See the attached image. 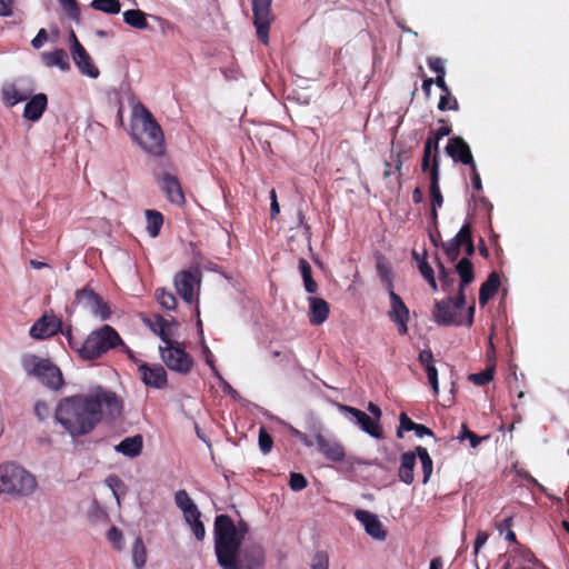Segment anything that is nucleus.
Wrapping results in <instances>:
<instances>
[{
	"label": "nucleus",
	"instance_id": "nucleus-53",
	"mask_svg": "<svg viewBox=\"0 0 569 569\" xmlns=\"http://www.w3.org/2000/svg\"><path fill=\"white\" fill-rule=\"evenodd\" d=\"M428 67L431 71L436 72L437 76L445 77L446 76V68H445V60L439 57H429L428 60Z\"/></svg>",
	"mask_w": 569,
	"mask_h": 569
},
{
	"label": "nucleus",
	"instance_id": "nucleus-2",
	"mask_svg": "<svg viewBox=\"0 0 569 569\" xmlns=\"http://www.w3.org/2000/svg\"><path fill=\"white\" fill-rule=\"evenodd\" d=\"M214 553L222 569H262L264 550L252 543L242 546V536L228 515H218L213 525Z\"/></svg>",
	"mask_w": 569,
	"mask_h": 569
},
{
	"label": "nucleus",
	"instance_id": "nucleus-30",
	"mask_svg": "<svg viewBox=\"0 0 569 569\" xmlns=\"http://www.w3.org/2000/svg\"><path fill=\"white\" fill-rule=\"evenodd\" d=\"M376 269L379 278L388 291L393 290L392 270L388 259L380 252L375 254Z\"/></svg>",
	"mask_w": 569,
	"mask_h": 569
},
{
	"label": "nucleus",
	"instance_id": "nucleus-27",
	"mask_svg": "<svg viewBox=\"0 0 569 569\" xmlns=\"http://www.w3.org/2000/svg\"><path fill=\"white\" fill-rule=\"evenodd\" d=\"M500 287V277L497 272H491L479 290V303L485 306L498 292Z\"/></svg>",
	"mask_w": 569,
	"mask_h": 569
},
{
	"label": "nucleus",
	"instance_id": "nucleus-44",
	"mask_svg": "<svg viewBox=\"0 0 569 569\" xmlns=\"http://www.w3.org/2000/svg\"><path fill=\"white\" fill-rule=\"evenodd\" d=\"M60 2H61L63 10L67 13V16L71 20L79 23L80 22V8H79L77 0H60Z\"/></svg>",
	"mask_w": 569,
	"mask_h": 569
},
{
	"label": "nucleus",
	"instance_id": "nucleus-5",
	"mask_svg": "<svg viewBox=\"0 0 569 569\" xmlns=\"http://www.w3.org/2000/svg\"><path fill=\"white\" fill-rule=\"evenodd\" d=\"M466 306L465 292H458L456 298L448 297L440 301H436L432 311V319L439 326H462L468 327L473 323L475 306L468 308V315L465 319L462 310Z\"/></svg>",
	"mask_w": 569,
	"mask_h": 569
},
{
	"label": "nucleus",
	"instance_id": "nucleus-21",
	"mask_svg": "<svg viewBox=\"0 0 569 569\" xmlns=\"http://www.w3.org/2000/svg\"><path fill=\"white\" fill-rule=\"evenodd\" d=\"M71 56L76 66L82 74L93 79L99 77V69L94 66L90 54L87 52V50L81 43H77L76 50L71 51Z\"/></svg>",
	"mask_w": 569,
	"mask_h": 569
},
{
	"label": "nucleus",
	"instance_id": "nucleus-12",
	"mask_svg": "<svg viewBox=\"0 0 569 569\" xmlns=\"http://www.w3.org/2000/svg\"><path fill=\"white\" fill-rule=\"evenodd\" d=\"M76 299L79 303L88 308L94 316L99 317L101 320H107L110 318L111 311L109 306L92 289L83 288L81 290H78L76 293Z\"/></svg>",
	"mask_w": 569,
	"mask_h": 569
},
{
	"label": "nucleus",
	"instance_id": "nucleus-63",
	"mask_svg": "<svg viewBox=\"0 0 569 569\" xmlns=\"http://www.w3.org/2000/svg\"><path fill=\"white\" fill-rule=\"evenodd\" d=\"M439 122L443 123V126L433 130V132L441 140L443 137H447L452 132V128L445 119H440Z\"/></svg>",
	"mask_w": 569,
	"mask_h": 569
},
{
	"label": "nucleus",
	"instance_id": "nucleus-58",
	"mask_svg": "<svg viewBox=\"0 0 569 569\" xmlns=\"http://www.w3.org/2000/svg\"><path fill=\"white\" fill-rule=\"evenodd\" d=\"M469 167L471 170L470 177H471L472 187L476 191L480 192V191H482V182H481V178L478 172V169H477V164L473 163Z\"/></svg>",
	"mask_w": 569,
	"mask_h": 569
},
{
	"label": "nucleus",
	"instance_id": "nucleus-10",
	"mask_svg": "<svg viewBox=\"0 0 569 569\" xmlns=\"http://www.w3.org/2000/svg\"><path fill=\"white\" fill-rule=\"evenodd\" d=\"M388 293L390 299L388 317L390 321L397 326L398 333L405 336L408 333V322L410 319L409 308L395 290L388 291Z\"/></svg>",
	"mask_w": 569,
	"mask_h": 569
},
{
	"label": "nucleus",
	"instance_id": "nucleus-59",
	"mask_svg": "<svg viewBox=\"0 0 569 569\" xmlns=\"http://www.w3.org/2000/svg\"><path fill=\"white\" fill-rule=\"evenodd\" d=\"M418 360L425 368H427L429 366H435L433 355L430 349H425V350L420 351V353L418 356Z\"/></svg>",
	"mask_w": 569,
	"mask_h": 569
},
{
	"label": "nucleus",
	"instance_id": "nucleus-16",
	"mask_svg": "<svg viewBox=\"0 0 569 569\" xmlns=\"http://www.w3.org/2000/svg\"><path fill=\"white\" fill-rule=\"evenodd\" d=\"M445 150L455 162L466 166L476 163L471 149L462 137L456 136L450 138Z\"/></svg>",
	"mask_w": 569,
	"mask_h": 569
},
{
	"label": "nucleus",
	"instance_id": "nucleus-45",
	"mask_svg": "<svg viewBox=\"0 0 569 569\" xmlns=\"http://www.w3.org/2000/svg\"><path fill=\"white\" fill-rule=\"evenodd\" d=\"M107 538L116 550L123 549V535L117 527L113 526L108 530Z\"/></svg>",
	"mask_w": 569,
	"mask_h": 569
},
{
	"label": "nucleus",
	"instance_id": "nucleus-61",
	"mask_svg": "<svg viewBox=\"0 0 569 569\" xmlns=\"http://www.w3.org/2000/svg\"><path fill=\"white\" fill-rule=\"evenodd\" d=\"M48 40V33L46 29H40L37 36L32 39L31 44L34 49H40Z\"/></svg>",
	"mask_w": 569,
	"mask_h": 569
},
{
	"label": "nucleus",
	"instance_id": "nucleus-26",
	"mask_svg": "<svg viewBox=\"0 0 569 569\" xmlns=\"http://www.w3.org/2000/svg\"><path fill=\"white\" fill-rule=\"evenodd\" d=\"M143 448V438L141 435L124 438L119 445L116 446V450L126 457L134 458L138 457Z\"/></svg>",
	"mask_w": 569,
	"mask_h": 569
},
{
	"label": "nucleus",
	"instance_id": "nucleus-60",
	"mask_svg": "<svg viewBox=\"0 0 569 569\" xmlns=\"http://www.w3.org/2000/svg\"><path fill=\"white\" fill-rule=\"evenodd\" d=\"M439 141L440 139L435 134L433 130L430 131L428 138L425 141V149L436 151V153L439 152Z\"/></svg>",
	"mask_w": 569,
	"mask_h": 569
},
{
	"label": "nucleus",
	"instance_id": "nucleus-34",
	"mask_svg": "<svg viewBox=\"0 0 569 569\" xmlns=\"http://www.w3.org/2000/svg\"><path fill=\"white\" fill-rule=\"evenodd\" d=\"M299 270L303 279L306 291L308 293H316L318 291V284L312 278V269L310 263L303 258L299 260Z\"/></svg>",
	"mask_w": 569,
	"mask_h": 569
},
{
	"label": "nucleus",
	"instance_id": "nucleus-48",
	"mask_svg": "<svg viewBox=\"0 0 569 569\" xmlns=\"http://www.w3.org/2000/svg\"><path fill=\"white\" fill-rule=\"evenodd\" d=\"M200 517L201 516H194V518H189V520H186V522L190 525L194 537L199 541L203 540L206 536V529Z\"/></svg>",
	"mask_w": 569,
	"mask_h": 569
},
{
	"label": "nucleus",
	"instance_id": "nucleus-9",
	"mask_svg": "<svg viewBox=\"0 0 569 569\" xmlns=\"http://www.w3.org/2000/svg\"><path fill=\"white\" fill-rule=\"evenodd\" d=\"M271 3L272 0H252L253 24L257 37L263 44L269 41L270 24L273 20Z\"/></svg>",
	"mask_w": 569,
	"mask_h": 569
},
{
	"label": "nucleus",
	"instance_id": "nucleus-22",
	"mask_svg": "<svg viewBox=\"0 0 569 569\" xmlns=\"http://www.w3.org/2000/svg\"><path fill=\"white\" fill-rule=\"evenodd\" d=\"M309 321L313 326L322 325L329 317L330 307L329 303L317 297H310L309 299Z\"/></svg>",
	"mask_w": 569,
	"mask_h": 569
},
{
	"label": "nucleus",
	"instance_id": "nucleus-39",
	"mask_svg": "<svg viewBox=\"0 0 569 569\" xmlns=\"http://www.w3.org/2000/svg\"><path fill=\"white\" fill-rule=\"evenodd\" d=\"M154 297L162 308L167 310H174L177 308V298L172 292L158 288L154 291Z\"/></svg>",
	"mask_w": 569,
	"mask_h": 569
},
{
	"label": "nucleus",
	"instance_id": "nucleus-32",
	"mask_svg": "<svg viewBox=\"0 0 569 569\" xmlns=\"http://www.w3.org/2000/svg\"><path fill=\"white\" fill-rule=\"evenodd\" d=\"M440 173H439V164L435 160V164L431 168V177H430V198H431V207L440 208L443 203V197L439 186Z\"/></svg>",
	"mask_w": 569,
	"mask_h": 569
},
{
	"label": "nucleus",
	"instance_id": "nucleus-28",
	"mask_svg": "<svg viewBox=\"0 0 569 569\" xmlns=\"http://www.w3.org/2000/svg\"><path fill=\"white\" fill-rule=\"evenodd\" d=\"M41 59L49 67H58L62 71L70 70L69 57L64 49H56L52 52H42Z\"/></svg>",
	"mask_w": 569,
	"mask_h": 569
},
{
	"label": "nucleus",
	"instance_id": "nucleus-55",
	"mask_svg": "<svg viewBox=\"0 0 569 569\" xmlns=\"http://www.w3.org/2000/svg\"><path fill=\"white\" fill-rule=\"evenodd\" d=\"M59 332H61L67 338L69 347L78 355V350L79 347H81V342L77 341L73 338L72 327L68 326L63 328V326L61 325V330H59Z\"/></svg>",
	"mask_w": 569,
	"mask_h": 569
},
{
	"label": "nucleus",
	"instance_id": "nucleus-14",
	"mask_svg": "<svg viewBox=\"0 0 569 569\" xmlns=\"http://www.w3.org/2000/svg\"><path fill=\"white\" fill-rule=\"evenodd\" d=\"M339 409L341 412L349 413L355 419L356 423L361 428V430L371 437L377 439L383 438V431L380 423L368 416L366 412L347 405H339Z\"/></svg>",
	"mask_w": 569,
	"mask_h": 569
},
{
	"label": "nucleus",
	"instance_id": "nucleus-25",
	"mask_svg": "<svg viewBox=\"0 0 569 569\" xmlns=\"http://www.w3.org/2000/svg\"><path fill=\"white\" fill-rule=\"evenodd\" d=\"M174 502L177 507L182 511L184 520H189V518H194V516H201L200 510L197 505L190 498L189 493L186 490H178L174 495Z\"/></svg>",
	"mask_w": 569,
	"mask_h": 569
},
{
	"label": "nucleus",
	"instance_id": "nucleus-4",
	"mask_svg": "<svg viewBox=\"0 0 569 569\" xmlns=\"http://www.w3.org/2000/svg\"><path fill=\"white\" fill-rule=\"evenodd\" d=\"M123 345V340L114 328L103 325L101 328L91 331L81 342L78 356L82 360H97L106 355L109 350Z\"/></svg>",
	"mask_w": 569,
	"mask_h": 569
},
{
	"label": "nucleus",
	"instance_id": "nucleus-56",
	"mask_svg": "<svg viewBox=\"0 0 569 569\" xmlns=\"http://www.w3.org/2000/svg\"><path fill=\"white\" fill-rule=\"evenodd\" d=\"M419 271H420L421 276L428 281L430 287L433 290H437V281L435 278V272H433L432 267L429 263L419 266Z\"/></svg>",
	"mask_w": 569,
	"mask_h": 569
},
{
	"label": "nucleus",
	"instance_id": "nucleus-3",
	"mask_svg": "<svg viewBox=\"0 0 569 569\" xmlns=\"http://www.w3.org/2000/svg\"><path fill=\"white\" fill-rule=\"evenodd\" d=\"M37 486L36 477L23 467L14 462L0 465V495L23 498L32 495Z\"/></svg>",
	"mask_w": 569,
	"mask_h": 569
},
{
	"label": "nucleus",
	"instance_id": "nucleus-31",
	"mask_svg": "<svg viewBox=\"0 0 569 569\" xmlns=\"http://www.w3.org/2000/svg\"><path fill=\"white\" fill-rule=\"evenodd\" d=\"M456 271L460 277L458 292H465V288L469 286L475 279L472 262L468 258L460 259L456 266Z\"/></svg>",
	"mask_w": 569,
	"mask_h": 569
},
{
	"label": "nucleus",
	"instance_id": "nucleus-57",
	"mask_svg": "<svg viewBox=\"0 0 569 569\" xmlns=\"http://www.w3.org/2000/svg\"><path fill=\"white\" fill-rule=\"evenodd\" d=\"M289 431L292 437L298 439L306 447H312L316 443V440L313 441L305 432L300 431L295 427H290Z\"/></svg>",
	"mask_w": 569,
	"mask_h": 569
},
{
	"label": "nucleus",
	"instance_id": "nucleus-43",
	"mask_svg": "<svg viewBox=\"0 0 569 569\" xmlns=\"http://www.w3.org/2000/svg\"><path fill=\"white\" fill-rule=\"evenodd\" d=\"M438 109L440 111H458L459 110V102L455 96L451 94V92L442 93L439 98L438 102Z\"/></svg>",
	"mask_w": 569,
	"mask_h": 569
},
{
	"label": "nucleus",
	"instance_id": "nucleus-13",
	"mask_svg": "<svg viewBox=\"0 0 569 569\" xmlns=\"http://www.w3.org/2000/svg\"><path fill=\"white\" fill-rule=\"evenodd\" d=\"M313 435L318 450L327 460L332 462H341L345 460L346 450L341 442L336 439L325 437L320 427L313 430Z\"/></svg>",
	"mask_w": 569,
	"mask_h": 569
},
{
	"label": "nucleus",
	"instance_id": "nucleus-36",
	"mask_svg": "<svg viewBox=\"0 0 569 569\" xmlns=\"http://www.w3.org/2000/svg\"><path fill=\"white\" fill-rule=\"evenodd\" d=\"M416 453L420 459L421 468L423 472L422 483H427L432 475L433 463L432 459L428 453V450L425 447L418 446L416 448Z\"/></svg>",
	"mask_w": 569,
	"mask_h": 569
},
{
	"label": "nucleus",
	"instance_id": "nucleus-50",
	"mask_svg": "<svg viewBox=\"0 0 569 569\" xmlns=\"http://www.w3.org/2000/svg\"><path fill=\"white\" fill-rule=\"evenodd\" d=\"M438 268H439V279L442 282L443 290H448L450 287H452L455 279L452 278V273L449 269H447L443 263L438 260Z\"/></svg>",
	"mask_w": 569,
	"mask_h": 569
},
{
	"label": "nucleus",
	"instance_id": "nucleus-15",
	"mask_svg": "<svg viewBox=\"0 0 569 569\" xmlns=\"http://www.w3.org/2000/svg\"><path fill=\"white\" fill-rule=\"evenodd\" d=\"M61 330V319L52 313L42 315L30 328V336L37 340L48 339Z\"/></svg>",
	"mask_w": 569,
	"mask_h": 569
},
{
	"label": "nucleus",
	"instance_id": "nucleus-20",
	"mask_svg": "<svg viewBox=\"0 0 569 569\" xmlns=\"http://www.w3.org/2000/svg\"><path fill=\"white\" fill-rule=\"evenodd\" d=\"M161 190L164 192L167 199L174 204L183 206L186 198L178 178L171 173H163L160 179Z\"/></svg>",
	"mask_w": 569,
	"mask_h": 569
},
{
	"label": "nucleus",
	"instance_id": "nucleus-52",
	"mask_svg": "<svg viewBox=\"0 0 569 569\" xmlns=\"http://www.w3.org/2000/svg\"><path fill=\"white\" fill-rule=\"evenodd\" d=\"M289 486L293 491H301L308 486V481L302 473L291 472Z\"/></svg>",
	"mask_w": 569,
	"mask_h": 569
},
{
	"label": "nucleus",
	"instance_id": "nucleus-1",
	"mask_svg": "<svg viewBox=\"0 0 569 569\" xmlns=\"http://www.w3.org/2000/svg\"><path fill=\"white\" fill-rule=\"evenodd\" d=\"M110 416L120 415L122 400L103 387L92 392L61 398L54 409L53 419L73 439L91 433L103 419V410Z\"/></svg>",
	"mask_w": 569,
	"mask_h": 569
},
{
	"label": "nucleus",
	"instance_id": "nucleus-46",
	"mask_svg": "<svg viewBox=\"0 0 569 569\" xmlns=\"http://www.w3.org/2000/svg\"><path fill=\"white\" fill-rule=\"evenodd\" d=\"M258 442H259L260 450L264 455L269 453L271 451L273 440L264 427H260V429H259Z\"/></svg>",
	"mask_w": 569,
	"mask_h": 569
},
{
	"label": "nucleus",
	"instance_id": "nucleus-24",
	"mask_svg": "<svg viewBox=\"0 0 569 569\" xmlns=\"http://www.w3.org/2000/svg\"><path fill=\"white\" fill-rule=\"evenodd\" d=\"M148 325L150 329L160 337V339L164 342L166 346L174 342V340L171 339V327L176 325L174 319L168 320L162 316L158 315L154 317V320L152 322L149 321Z\"/></svg>",
	"mask_w": 569,
	"mask_h": 569
},
{
	"label": "nucleus",
	"instance_id": "nucleus-37",
	"mask_svg": "<svg viewBox=\"0 0 569 569\" xmlns=\"http://www.w3.org/2000/svg\"><path fill=\"white\" fill-rule=\"evenodd\" d=\"M132 561L137 569H142L147 562V549L140 537H137L132 546Z\"/></svg>",
	"mask_w": 569,
	"mask_h": 569
},
{
	"label": "nucleus",
	"instance_id": "nucleus-49",
	"mask_svg": "<svg viewBox=\"0 0 569 569\" xmlns=\"http://www.w3.org/2000/svg\"><path fill=\"white\" fill-rule=\"evenodd\" d=\"M399 428L397 429V437L402 438L403 431H413L416 429V422L412 421L406 412H401L399 416Z\"/></svg>",
	"mask_w": 569,
	"mask_h": 569
},
{
	"label": "nucleus",
	"instance_id": "nucleus-33",
	"mask_svg": "<svg viewBox=\"0 0 569 569\" xmlns=\"http://www.w3.org/2000/svg\"><path fill=\"white\" fill-rule=\"evenodd\" d=\"M123 21L136 29L146 30L149 28L147 14L139 9H130L123 12Z\"/></svg>",
	"mask_w": 569,
	"mask_h": 569
},
{
	"label": "nucleus",
	"instance_id": "nucleus-23",
	"mask_svg": "<svg viewBox=\"0 0 569 569\" xmlns=\"http://www.w3.org/2000/svg\"><path fill=\"white\" fill-rule=\"evenodd\" d=\"M48 106V98L44 93L34 94L24 106L23 117L30 121H38Z\"/></svg>",
	"mask_w": 569,
	"mask_h": 569
},
{
	"label": "nucleus",
	"instance_id": "nucleus-38",
	"mask_svg": "<svg viewBox=\"0 0 569 569\" xmlns=\"http://www.w3.org/2000/svg\"><path fill=\"white\" fill-rule=\"evenodd\" d=\"M91 8L108 14H117L121 10L119 0H92Z\"/></svg>",
	"mask_w": 569,
	"mask_h": 569
},
{
	"label": "nucleus",
	"instance_id": "nucleus-7",
	"mask_svg": "<svg viewBox=\"0 0 569 569\" xmlns=\"http://www.w3.org/2000/svg\"><path fill=\"white\" fill-rule=\"evenodd\" d=\"M23 367L29 375L37 377L51 390L59 391L64 386L61 370L49 359L30 356L23 360Z\"/></svg>",
	"mask_w": 569,
	"mask_h": 569
},
{
	"label": "nucleus",
	"instance_id": "nucleus-41",
	"mask_svg": "<svg viewBox=\"0 0 569 569\" xmlns=\"http://www.w3.org/2000/svg\"><path fill=\"white\" fill-rule=\"evenodd\" d=\"M435 160L440 166L439 161V152L436 153V151L428 150L423 148V154L421 159V170L423 173H429V178L431 177V168L435 164Z\"/></svg>",
	"mask_w": 569,
	"mask_h": 569
},
{
	"label": "nucleus",
	"instance_id": "nucleus-6",
	"mask_svg": "<svg viewBox=\"0 0 569 569\" xmlns=\"http://www.w3.org/2000/svg\"><path fill=\"white\" fill-rule=\"evenodd\" d=\"M140 111L141 132L134 134V139L147 152L161 156L164 151V138L161 127L156 121L153 114L143 106L134 109V114Z\"/></svg>",
	"mask_w": 569,
	"mask_h": 569
},
{
	"label": "nucleus",
	"instance_id": "nucleus-35",
	"mask_svg": "<svg viewBox=\"0 0 569 569\" xmlns=\"http://www.w3.org/2000/svg\"><path fill=\"white\" fill-rule=\"evenodd\" d=\"M146 218H147V231L148 233L154 238L160 233V230L163 224V216L161 212L157 210H147L146 211Z\"/></svg>",
	"mask_w": 569,
	"mask_h": 569
},
{
	"label": "nucleus",
	"instance_id": "nucleus-47",
	"mask_svg": "<svg viewBox=\"0 0 569 569\" xmlns=\"http://www.w3.org/2000/svg\"><path fill=\"white\" fill-rule=\"evenodd\" d=\"M469 379L477 386H485L493 379V368H487L478 373H473Z\"/></svg>",
	"mask_w": 569,
	"mask_h": 569
},
{
	"label": "nucleus",
	"instance_id": "nucleus-62",
	"mask_svg": "<svg viewBox=\"0 0 569 569\" xmlns=\"http://www.w3.org/2000/svg\"><path fill=\"white\" fill-rule=\"evenodd\" d=\"M489 535L486 531L479 530L473 545V553L477 556L480 548L487 542Z\"/></svg>",
	"mask_w": 569,
	"mask_h": 569
},
{
	"label": "nucleus",
	"instance_id": "nucleus-11",
	"mask_svg": "<svg viewBox=\"0 0 569 569\" xmlns=\"http://www.w3.org/2000/svg\"><path fill=\"white\" fill-rule=\"evenodd\" d=\"M200 284L199 270H182L174 277V287L184 302L191 305L194 300V288Z\"/></svg>",
	"mask_w": 569,
	"mask_h": 569
},
{
	"label": "nucleus",
	"instance_id": "nucleus-42",
	"mask_svg": "<svg viewBox=\"0 0 569 569\" xmlns=\"http://www.w3.org/2000/svg\"><path fill=\"white\" fill-rule=\"evenodd\" d=\"M457 438L460 441H465L466 439L469 440L471 448H477L480 442L483 440V438L476 435L473 431H471L466 423L461 425L460 431L457 436ZM487 437H485L486 439Z\"/></svg>",
	"mask_w": 569,
	"mask_h": 569
},
{
	"label": "nucleus",
	"instance_id": "nucleus-19",
	"mask_svg": "<svg viewBox=\"0 0 569 569\" xmlns=\"http://www.w3.org/2000/svg\"><path fill=\"white\" fill-rule=\"evenodd\" d=\"M472 240V230L470 223H465L458 233L448 242L442 243V249L449 261H455L460 254V248Z\"/></svg>",
	"mask_w": 569,
	"mask_h": 569
},
{
	"label": "nucleus",
	"instance_id": "nucleus-64",
	"mask_svg": "<svg viewBox=\"0 0 569 569\" xmlns=\"http://www.w3.org/2000/svg\"><path fill=\"white\" fill-rule=\"evenodd\" d=\"M270 199H271L270 217H271V219H274L279 214V212H280V207H279V203H278V200H277V193H276L274 189H272L270 191Z\"/></svg>",
	"mask_w": 569,
	"mask_h": 569
},
{
	"label": "nucleus",
	"instance_id": "nucleus-51",
	"mask_svg": "<svg viewBox=\"0 0 569 569\" xmlns=\"http://www.w3.org/2000/svg\"><path fill=\"white\" fill-rule=\"evenodd\" d=\"M33 413L40 422H43L50 416V407L46 401L38 400L33 406Z\"/></svg>",
	"mask_w": 569,
	"mask_h": 569
},
{
	"label": "nucleus",
	"instance_id": "nucleus-40",
	"mask_svg": "<svg viewBox=\"0 0 569 569\" xmlns=\"http://www.w3.org/2000/svg\"><path fill=\"white\" fill-rule=\"evenodd\" d=\"M28 97V93L20 92L16 87H10L3 90V100L9 107L27 100Z\"/></svg>",
	"mask_w": 569,
	"mask_h": 569
},
{
	"label": "nucleus",
	"instance_id": "nucleus-17",
	"mask_svg": "<svg viewBox=\"0 0 569 569\" xmlns=\"http://www.w3.org/2000/svg\"><path fill=\"white\" fill-rule=\"evenodd\" d=\"M141 380L148 387L162 389L167 386V372L161 365L149 366L140 363L138 367Z\"/></svg>",
	"mask_w": 569,
	"mask_h": 569
},
{
	"label": "nucleus",
	"instance_id": "nucleus-29",
	"mask_svg": "<svg viewBox=\"0 0 569 569\" xmlns=\"http://www.w3.org/2000/svg\"><path fill=\"white\" fill-rule=\"evenodd\" d=\"M416 466V453L408 451L401 455L400 457V467L398 471L399 479L411 485L413 482V469Z\"/></svg>",
	"mask_w": 569,
	"mask_h": 569
},
{
	"label": "nucleus",
	"instance_id": "nucleus-8",
	"mask_svg": "<svg viewBox=\"0 0 569 569\" xmlns=\"http://www.w3.org/2000/svg\"><path fill=\"white\" fill-rule=\"evenodd\" d=\"M160 356L164 365L172 371L188 375L193 367L192 357L186 352L181 342L174 341L164 347H159Z\"/></svg>",
	"mask_w": 569,
	"mask_h": 569
},
{
	"label": "nucleus",
	"instance_id": "nucleus-54",
	"mask_svg": "<svg viewBox=\"0 0 569 569\" xmlns=\"http://www.w3.org/2000/svg\"><path fill=\"white\" fill-rule=\"evenodd\" d=\"M426 369V373L429 380V383L432 388V392L435 396L439 393V383H438V370L435 366H429Z\"/></svg>",
	"mask_w": 569,
	"mask_h": 569
},
{
	"label": "nucleus",
	"instance_id": "nucleus-18",
	"mask_svg": "<svg viewBox=\"0 0 569 569\" xmlns=\"http://www.w3.org/2000/svg\"><path fill=\"white\" fill-rule=\"evenodd\" d=\"M356 519L361 522L366 532L376 540H385L387 532L383 529V526L381 521L378 519V517L363 509H357L355 511Z\"/></svg>",
	"mask_w": 569,
	"mask_h": 569
}]
</instances>
